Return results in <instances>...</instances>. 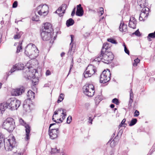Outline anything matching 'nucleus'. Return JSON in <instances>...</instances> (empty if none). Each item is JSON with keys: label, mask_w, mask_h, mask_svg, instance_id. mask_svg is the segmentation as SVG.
<instances>
[{"label": "nucleus", "mask_w": 155, "mask_h": 155, "mask_svg": "<svg viewBox=\"0 0 155 155\" xmlns=\"http://www.w3.org/2000/svg\"><path fill=\"white\" fill-rule=\"evenodd\" d=\"M84 13V12L83 9H78L77 8L76 12V15L79 16H82Z\"/></svg>", "instance_id": "aec40b11"}, {"label": "nucleus", "mask_w": 155, "mask_h": 155, "mask_svg": "<svg viewBox=\"0 0 155 155\" xmlns=\"http://www.w3.org/2000/svg\"><path fill=\"white\" fill-rule=\"evenodd\" d=\"M102 57H101L100 55L98 56L97 58H96L94 60V61H97L98 62L100 61H102Z\"/></svg>", "instance_id": "49530a36"}, {"label": "nucleus", "mask_w": 155, "mask_h": 155, "mask_svg": "<svg viewBox=\"0 0 155 155\" xmlns=\"http://www.w3.org/2000/svg\"><path fill=\"white\" fill-rule=\"evenodd\" d=\"M32 83H33V85H36L38 83V79L37 78H33V76L32 77Z\"/></svg>", "instance_id": "473e14b6"}, {"label": "nucleus", "mask_w": 155, "mask_h": 155, "mask_svg": "<svg viewBox=\"0 0 155 155\" xmlns=\"http://www.w3.org/2000/svg\"><path fill=\"white\" fill-rule=\"evenodd\" d=\"M123 46L124 47V50L125 52L128 55H129L130 52L129 50L127 49L126 47V45H125V43H124L123 44Z\"/></svg>", "instance_id": "a18cd8bd"}, {"label": "nucleus", "mask_w": 155, "mask_h": 155, "mask_svg": "<svg viewBox=\"0 0 155 155\" xmlns=\"http://www.w3.org/2000/svg\"><path fill=\"white\" fill-rule=\"evenodd\" d=\"M51 152L52 153H59V150L57 149L56 148H52Z\"/></svg>", "instance_id": "37998d69"}, {"label": "nucleus", "mask_w": 155, "mask_h": 155, "mask_svg": "<svg viewBox=\"0 0 155 155\" xmlns=\"http://www.w3.org/2000/svg\"><path fill=\"white\" fill-rule=\"evenodd\" d=\"M146 0H137V3L141 8L145 6L146 5Z\"/></svg>", "instance_id": "6ab92c4d"}, {"label": "nucleus", "mask_w": 155, "mask_h": 155, "mask_svg": "<svg viewBox=\"0 0 155 155\" xmlns=\"http://www.w3.org/2000/svg\"><path fill=\"white\" fill-rule=\"evenodd\" d=\"M15 65L18 70L23 69L24 68V65L23 64L18 63Z\"/></svg>", "instance_id": "393cba45"}, {"label": "nucleus", "mask_w": 155, "mask_h": 155, "mask_svg": "<svg viewBox=\"0 0 155 155\" xmlns=\"http://www.w3.org/2000/svg\"><path fill=\"white\" fill-rule=\"evenodd\" d=\"M3 128L9 132H12L15 128V123L12 118H7L4 121L2 126Z\"/></svg>", "instance_id": "20e7f679"}, {"label": "nucleus", "mask_w": 155, "mask_h": 155, "mask_svg": "<svg viewBox=\"0 0 155 155\" xmlns=\"http://www.w3.org/2000/svg\"><path fill=\"white\" fill-rule=\"evenodd\" d=\"M83 91L91 90L92 91L91 94H92V92H95L94 88V85L92 84H87L84 86L83 88Z\"/></svg>", "instance_id": "4468645a"}, {"label": "nucleus", "mask_w": 155, "mask_h": 155, "mask_svg": "<svg viewBox=\"0 0 155 155\" xmlns=\"http://www.w3.org/2000/svg\"><path fill=\"white\" fill-rule=\"evenodd\" d=\"M112 102L113 103L117 105H119L120 103L118 99L116 98L113 99L112 100Z\"/></svg>", "instance_id": "ea45409f"}, {"label": "nucleus", "mask_w": 155, "mask_h": 155, "mask_svg": "<svg viewBox=\"0 0 155 155\" xmlns=\"http://www.w3.org/2000/svg\"><path fill=\"white\" fill-rule=\"evenodd\" d=\"M7 104H5V102L0 104V116L1 115L7 108Z\"/></svg>", "instance_id": "f3484780"}, {"label": "nucleus", "mask_w": 155, "mask_h": 155, "mask_svg": "<svg viewBox=\"0 0 155 155\" xmlns=\"http://www.w3.org/2000/svg\"><path fill=\"white\" fill-rule=\"evenodd\" d=\"M100 56L102 57V61L106 64H108V57L107 55V51L103 52L102 54L101 52Z\"/></svg>", "instance_id": "2eb2a0df"}, {"label": "nucleus", "mask_w": 155, "mask_h": 155, "mask_svg": "<svg viewBox=\"0 0 155 155\" xmlns=\"http://www.w3.org/2000/svg\"><path fill=\"white\" fill-rule=\"evenodd\" d=\"M58 110H57L55 111L54 112V114L53 115L54 116V115H57L58 114Z\"/></svg>", "instance_id": "774afa93"}, {"label": "nucleus", "mask_w": 155, "mask_h": 155, "mask_svg": "<svg viewBox=\"0 0 155 155\" xmlns=\"http://www.w3.org/2000/svg\"><path fill=\"white\" fill-rule=\"evenodd\" d=\"M32 19L33 21H38L39 20V17L35 13V15L33 16Z\"/></svg>", "instance_id": "58836bf2"}, {"label": "nucleus", "mask_w": 155, "mask_h": 155, "mask_svg": "<svg viewBox=\"0 0 155 155\" xmlns=\"http://www.w3.org/2000/svg\"><path fill=\"white\" fill-rule=\"evenodd\" d=\"M137 120L136 118H133L130 121V123L129 124L130 126H132L134 125L137 122Z\"/></svg>", "instance_id": "2f4dec72"}, {"label": "nucleus", "mask_w": 155, "mask_h": 155, "mask_svg": "<svg viewBox=\"0 0 155 155\" xmlns=\"http://www.w3.org/2000/svg\"><path fill=\"white\" fill-rule=\"evenodd\" d=\"M71 37V43L70 44V48L69 50L68 54L72 55L74 52L75 49V48L73 46V43H72L74 41V35H70Z\"/></svg>", "instance_id": "f8f14e48"}, {"label": "nucleus", "mask_w": 155, "mask_h": 155, "mask_svg": "<svg viewBox=\"0 0 155 155\" xmlns=\"http://www.w3.org/2000/svg\"><path fill=\"white\" fill-rule=\"evenodd\" d=\"M108 44L107 43H104L103 45L102 50L101 52V54L104 52L107 51H106L108 49Z\"/></svg>", "instance_id": "b1692460"}, {"label": "nucleus", "mask_w": 155, "mask_h": 155, "mask_svg": "<svg viewBox=\"0 0 155 155\" xmlns=\"http://www.w3.org/2000/svg\"><path fill=\"white\" fill-rule=\"evenodd\" d=\"M19 122L22 125L24 126L25 128V132L26 133V137L25 140L27 141L29 139V136L31 131V127L29 125L26 124L24 121L22 119H20Z\"/></svg>", "instance_id": "0eeeda50"}, {"label": "nucleus", "mask_w": 155, "mask_h": 155, "mask_svg": "<svg viewBox=\"0 0 155 155\" xmlns=\"http://www.w3.org/2000/svg\"><path fill=\"white\" fill-rule=\"evenodd\" d=\"M74 23V21L73 19L70 18L66 22V25L67 27H69L73 25Z\"/></svg>", "instance_id": "412c9836"}, {"label": "nucleus", "mask_w": 155, "mask_h": 155, "mask_svg": "<svg viewBox=\"0 0 155 155\" xmlns=\"http://www.w3.org/2000/svg\"><path fill=\"white\" fill-rule=\"evenodd\" d=\"M134 98V94L132 92V89L130 91V99L128 104V106H130L131 104L133 102V98Z\"/></svg>", "instance_id": "4be33fe9"}, {"label": "nucleus", "mask_w": 155, "mask_h": 155, "mask_svg": "<svg viewBox=\"0 0 155 155\" xmlns=\"http://www.w3.org/2000/svg\"><path fill=\"white\" fill-rule=\"evenodd\" d=\"M48 133L50 138L52 139H54L58 137L59 131L58 128H54L49 129Z\"/></svg>", "instance_id": "6e6552de"}, {"label": "nucleus", "mask_w": 155, "mask_h": 155, "mask_svg": "<svg viewBox=\"0 0 155 155\" xmlns=\"http://www.w3.org/2000/svg\"><path fill=\"white\" fill-rule=\"evenodd\" d=\"M127 25H125L123 21H121L119 28L120 31L121 32H126L127 31Z\"/></svg>", "instance_id": "dca6fc26"}, {"label": "nucleus", "mask_w": 155, "mask_h": 155, "mask_svg": "<svg viewBox=\"0 0 155 155\" xmlns=\"http://www.w3.org/2000/svg\"><path fill=\"white\" fill-rule=\"evenodd\" d=\"M22 42L21 41H19V45L18 46H19V49H22Z\"/></svg>", "instance_id": "5fc2aeb1"}, {"label": "nucleus", "mask_w": 155, "mask_h": 155, "mask_svg": "<svg viewBox=\"0 0 155 155\" xmlns=\"http://www.w3.org/2000/svg\"><path fill=\"white\" fill-rule=\"evenodd\" d=\"M100 12L101 13V15H102L104 13V8L102 7H100Z\"/></svg>", "instance_id": "864d4df0"}, {"label": "nucleus", "mask_w": 155, "mask_h": 155, "mask_svg": "<svg viewBox=\"0 0 155 155\" xmlns=\"http://www.w3.org/2000/svg\"><path fill=\"white\" fill-rule=\"evenodd\" d=\"M15 137L13 136L12 139H5L3 137H0V145L4 143V147L6 151H11L16 144Z\"/></svg>", "instance_id": "f03ea898"}, {"label": "nucleus", "mask_w": 155, "mask_h": 155, "mask_svg": "<svg viewBox=\"0 0 155 155\" xmlns=\"http://www.w3.org/2000/svg\"><path fill=\"white\" fill-rule=\"evenodd\" d=\"M102 100L101 97L100 95H97L95 99L96 104L97 103H99Z\"/></svg>", "instance_id": "f704fd0d"}, {"label": "nucleus", "mask_w": 155, "mask_h": 155, "mask_svg": "<svg viewBox=\"0 0 155 155\" xmlns=\"http://www.w3.org/2000/svg\"><path fill=\"white\" fill-rule=\"evenodd\" d=\"M139 112L138 110H136L134 112V116L136 117L138 116L139 115Z\"/></svg>", "instance_id": "8fccbe9b"}, {"label": "nucleus", "mask_w": 155, "mask_h": 155, "mask_svg": "<svg viewBox=\"0 0 155 155\" xmlns=\"http://www.w3.org/2000/svg\"><path fill=\"white\" fill-rule=\"evenodd\" d=\"M35 97V93L31 90H29L27 92V98L29 100L33 99Z\"/></svg>", "instance_id": "a211bd4d"}, {"label": "nucleus", "mask_w": 155, "mask_h": 155, "mask_svg": "<svg viewBox=\"0 0 155 155\" xmlns=\"http://www.w3.org/2000/svg\"><path fill=\"white\" fill-rule=\"evenodd\" d=\"M64 94L62 93L58 97V100L57 102L58 103H59L61 101H62L64 98Z\"/></svg>", "instance_id": "c9c22d12"}, {"label": "nucleus", "mask_w": 155, "mask_h": 155, "mask_svg": "<svg viewBox=\"0 0 155 155\" xmlns=\"http://www.w3.org/2000/svg\"><path fill=\"white\" fill-rule=\"evenodd\" d=\"M89 121H88V122L91 124H92V121H93V119H92L91 118V117H89Z\"/></svg>", "instance_id": "e2e57ef3"}, {"label": "nucleus", "mask_w": 155, "mask_h": 155, "mask_svg": "<svg viewBox=\"0 0 155 155\" xmlns=\"http://www.w3.org/2000/svg\"><path fill=\"white\" fill-rule=\"evenodd\" d=\"M73 64H71L70 67L69 71L68 74V75H67V76L70 73L71 71V69L72 68V67H73Z\"/></svg>", "instance_id": "680f3d73"}, {"label": "nucleus", "mask_w": 155, "mask_h": 155, "mask_svg": "<svg viewBox=\"0 0 155 155\" xmlns=\"http://www.w3.org/2000/svg\"><path fill=\"white\" fill-rule=\"evenodd\" d=\"M137 23V21L131 22L129 21L128 26L133 29H135L136 28Z\"/></svg>", "instance_id": "c85d7f7f"}, {"label": "nucleus", "mask_w": 155, "mask_h": 155, "mask_svg": "<svg viewBox=\"0 0 155 155\" xmlns=\"http://www.w3.org/2000/svg\"><path fill=\"white\" fill-rule=\"evenodd\" d=\"M25 88L23 86L15 89L13 92V95L15 96L21 95L25 92Z\"/></svg>", "instance_id": "9b49d317"}, {"label": "nucleus", "mask_w": 155, "mask_h": 155, "mask_svg": "<svg viewBox=\"0 0 155 155\" xmlns=\"http://www.w3.org/2000/svg\"><path fill=\"white\" fill-rule=\"evenodd\" d=\"M18 6V2L17 1H15L12 5V7L13 8H16Z\"/></svg>", "instance_id": "09e8293b"}, {"label": "nucleus", "mask_w": 155, "mask_h": 155, "mask_svg": "<svg viewBox=\"0 0 155 155\" xmlns=\"http://www.w3.org/2000/svg\"><path fill=\"white\" fill-rule=\"evenodd\" d=\"M140 60L138 58H136L134 60V62L133 63V65L134 66H136L137 65V63L139 62Z\"/></svg>", "instance_id": "79ce46f5"}, {"label": "nucleus", "mask_w": 155, "mask_h": 155, "mask_svg": "<svg viewBox=\"0 0 155 155\" xmlns=\"http://www.w3.org/2000/svg\"><path fill=\"white\" fill-rule=\"evenodd\" d=\"M149 10V8L147 7H144L143 8L142 11H141V13H144V14H146V15L145 17H147L148 14V11Z\"/></svg>", "instance_id": "bb28decb"}, {"label": "nucleus", "mask_w": 155, "mask_h": 155, "mask_svg": "<svg viewBox=\"0 0 155 155\" xmlns=\"http://www.w3.org/2000/svg\"><path fill=\"white\" fill-rule=\"evenodd\" d=\"M48 6L46 5H43L42 6L41 5L38 6L36 8V10L38 11L40 10L42 12L43 14V16L45 17L48 14L47 12L48 10Z\"/></svg>", "instance_id": "9d476101"}, {"label": "nucleus", "mask_w": 155, "mask_h": 155, "mask_svg": "<svg viewBox=\"0 0 155 155\" xmlns=\"http://www.w3.org/2000/svg\"><path fill=\"white\" fill-rule=\"evenodd\" d=\"M52 27V25L50 23L48 22L44 24V26L42 27L41 31H50V32H51L53 30Z\"/></svg>", "instance_id": "ddd939ff"}, {"label": "nucleus", "mask_w": 155, "mask_h": 155, "mask_svg": "<svg viewBox=\"0 0 155 155\" xmlns=\"http://www.w3.org/2000/svg\"><path fill=\"white\" fill-rule=\"evenodd\" d=\"M16 70H18L16 68L15 65H13L12 68L11 69L10 71L8 72L7 74L8 76L11 75L12 73L15 72Z\"/></svg>", "instance_id": "7c9ffc66"}, {"label": "nucleus", "mask_w": 155, "mask_h": 155, "mask_svg": "<svg viewBox=\"0 0 155 155\" xmlns=\"http://www.w3.org/2000/svg\"><path fill=\"white\" fill-rule=\"evenodd\" d=\"M77 8L78 9H83V8L81 7V5L80 4L77 5Z\"/></svg>", "instance_id": "69168bd1"}, {"label": "nucleus", "mask_w": 155, "mask_h": 155, "mask_svg": "<svg viewBox=\"0 0 155 155\" xmlns=\"http://www.w3.org/2000/svg\"><path fill=\"white\" fill-rule=\"evenodd\" d=\"M38 11V14L40 16H43V14L42 12L39 9L37 11Z\"/></svg>", "instance_id": "13d9d810"}, {"label": "nucleus", "mask_w": 155, "mask_h": 155, "mask_svg": "<svg viewBox=\"0 0 155 155\" xmlns=\"http://www.w3.org/2000/svg\"><path fill=\"white\" fill-rule=\"evenodd\" d=\"M126 120L125 119H124L122 120L121 123L119 126V127L120 128V127H121L122 126L124 127H126V126L127 125V124H125V122Z\"/></svg>", "instance_id": "4c0bfd02"}, {"label": "nucleus", "mask_w": 155, "mask_h": 155, "mask_svg": "<svg viewBox=\"0 0 155 155\" xmlns=\"http://www.w3.org/2000/svg\"><path fill=\"white\" fill-rule=\"evenodd\" d=\"M30 100H29L28 98L27 99L25 100L23 103V105H26L27 104L28 101H29Z\"/></svg>", "instance_id": "bf43d9fd"}, {"label": "nucleus", "mask_w": 155, "mask_h": 155, "mask_svg": "<svg viewBox=\"0 0 155 155\" xmlns=\"http://www.w3.org/2000/svg\"><path fill=\"white\" fill-rule=\"evenodd\" d=\"M58 125V127H59L60 126V125H59V124H57L56 123H52V124H50V126H49V129H51V127H52V126H53V125Z\"/></svg>", "instance_id": "3c124183"}, {"label": "nucleus", "mask_w": 155, "mask_h": 155, "mask_svg": "<svg viewBox=\"0 0 155 155\" xmlns=\"http://www.w3.org/2000/svg\"><path fill=\"white\" fill-rule=\"evenodd\" d=\"M5 104H7V108L11 110H17L20 106L21 102L15 98H12L8 100Z\"/></svg>", "instance_id": "7ed1b4c3"}, {"label": "nucleus", "mask_w": 155, "mask_h": 155, "mask_svg": "<svg viewBox=\"0 0 155 155\" xmlns=\"http://www.w3.org/2000/svg\"><path fill=\"white\" fill-rule=\"evenodd\" d=\"M107 41L114 44H116L117 43V41L112 38H109L107 39Z\"/></svg>", "instance_id": "e433bc0d"}, {"label": "nucleus", "mask_w": 155, "mask_h": 155, "mask_svg": "<svg viewBox=\"0 0 155 155\" xmlns=\"http://www.w3.org/2000/svg\"><path fill=\"white\" fill-rule=\"evenodd\" d=\"M23 34V32L20 31L19 32H16V34L14 35V38L15 39H19L21 37V35Z\"/></svg>", "instance_id": "c756f323"}, {"label": "nucleus", "mask_w": 155, "mask_h": 155, "mask_svg": "<svg viewBox=\"0 0 155 155\" xmlns=\"http://www.w3.org/2000/svg\"><path fill=\"white\" fill-rule=\"evenodd\" d=\"M75 10H76V8H74L73 9V10L71 14V16H73L75 14Z\"/></svg>", "instance_id": "4d7b16f0"}, {"label": "nucleus", "mask_w": 155, "mask_h": 155, "mask_svg": "<svg viewBox=\"0 0 155 155\" xmlns=\"http://www.w3.org/2000/svg\"><path fill=\"white\" fill-rule=\"evenodd\" d=\"M21 49H19V46H18L17 48V49L16 51V53H18L20 51Z\"/></svg>", "instance_id": "338daca9"}, {"label": "nucleus", "mask_w": 155, "mask_h": 155, "mask_svg": "<svg viewBox=\"0 0 155 155\" xmlns=\"http://www.w3.org/2000/svg\"><path fill=\"white\" fill-rule=\"evenodd\" d=\"M130 21L131 22L137 21L136 20L135 18L134 17H131L130 18Z\"/></svg>", "instance_id": "6e6d98bb"}, {"label": "nucleus", "mask_w": 155, "mask_h": 155, "mask_svg": "<svg viewBox=\"0 0 155 155\" xmlns=\"http://www.w3.org/2000/svg\"><path fill=\"white\" fill-rule=\"evenodd\" d=\"M147 39L149 41H151L152 40L151 38H155V31L153 33H149L147 37Z\"/></svg>", "instance_id": "cd10ccee"}, {"label": "nucleus", "mask_w": 155, "mask_h": 155, "mask_svg": "<svg viewBox=\"0 0 155 155\" xmlns=\"http://www.w3.org/2000/svg\"><path fill=\"white\" fill-rule=\"evenodd\" d=\"M96 71L95 66L92 64L89 65L87 67L84 73V76L85 78L90 77L94 74Z\"/></svg>", "instance_id": "423d86ee"}, {"label": "nucleus", "mask_w": 155, "mask_h": 155, "mask_svg": "<svg viewBox=\"0 0 155 155\" xmlns=\"http://www.w3.org/2000/svg\"><path fill=\"white\" fill-rule=\"evenodd\" d=\"M111 73L110 71L107 69V71L104 70L101 74L100 76V82L103 83H106L110 80Z\"/></svg>", "instance_id": "39448f33"}, {"label": "nucleus", "mask_w": 155, "mask_h": 155, "mask_svg": "<svg viewBox=\"0 0 155 155\" xmlns=\"http://www.w3.org/2000/svg\"><path fill=\"white\" fill-rule=\"evenodd\" d=\"M132 35H135L136 36L139 37L141 35L140 34V32L138 29L137 30L134 32L133 33H132Z\"/></svg>", "instance_id": "a19ab883"}, {"label": "nucleus", "mask_w": 155, "mask_h": 155, "mask_svg": "<svg viewBox=\"0 0 155 155\" xmlns=\"http://www.w3.org/2000/svg\"><path fill=\"white\" fill-rule=\"evenodd\" d=\"M144 15V13H141L140 14V16H139V20H140V21H142L143 20V17H142V15Z\"/></svg>", "instance_id": "603ef678"}, {"label": "nucleus", "mask_w": 155, "mask_h": 155, "mask_svg": "<svg viewBox=\"0 0 155 155\" xmlns=\"http://www.w3.org/2000/svg\"><path fill=\"white\" fill-rule=\"evenodd\" d=\"M107 55L108 57V61L109 63L110 61H112L114 58V56L112 52L107 51Z\"/></svg>", "instance_id": "a878e982"}, {"label": "nucleus", "mask_w": 155, "mask_h": 155, "mask_svg": "<svg viewBox=\"0 0 155 155\" xmlns=\"http://www.w3.org/2000/svg\"><path fill=\"white\" fill-rule=\"evenodd\" d=\"M61 6L63 10V11L62 12V13L64 14L65 13V11L67 8V5L65 4H63Z\"/></svg>", "instance_id": "c03bdc74"}, {"label": "nucleus", "mask_w": 155, "mask_h": 155, "mask_svg": "<svg viewBox=\"0 0 155 155\" xmlns=\"http://www.w3.org/2000/svg\"><path fill=\"white\" fill-rule=\"evenodd\" d=\"M91 90H88L87 91H83L84 93L86 95L89 96V97H92L94 94V93L95 92H93L92 94H91L92 91Z\"/></svg>", "instance_id": "5701e85b"}, {"label": "nucleus", "mask_w": 155, "mask_h": 155, "mask_svg": "<svg viewBox=\"0 0 155 155\" xmlns=\"http://www.w3.org/2000/svg\"><path fill=\"white\" fill-rule=\"evenodd\" d=\"M54 116L53 115V116L52 117V120L54 122H55V123H57V124H59V123H60V122H57V121H56V120L54 119Z\"/></svg>", "instance_id": "0e129e2a"}, {"label": "nucleus", "mask_w": 155, "mask_h": 155, "mask_svg": "<svg viewBox=\"0 0 155 155\" xmlns=\"http://www.w3.org/2000/svg\"><path fill=\"white\" fill-rule=\"evenodd\" d=\"M51 74L50 71L49 70H47L46 72V76H48L50 75Z\"/></svg>", "instance_id": "052dcab7"}, {"label": "nucleus", "mask_w": 155, "mask_h": 155, "mask_svg": "<svg viewBox=\"0 0 155 155\" xmlns=\"http://www.w3.org/2000/svg\"><path fill=\"white\" fill-rule=\"evenodd\" d=\"M39 52V51L35 45L32 44H28L25 48V54L31 59H34L37 57Z\"/></svg>", "instance_id": "f257e3e1"}, {"label": "nucleus", "mask_w": 155, "mask_h": 155, "mask_svg": "<svg viewBox=\"0 0 155 155\" xmlns=\"http://www.w3.org/2000/svg\"><path fill=\"white\" fill-rule=\"evenodd\" d=\"M72 120V117L71 116H69L67 118V123L68 124H70Z\"/></svg>", "instance_id": "de8ad7c7"}, {"label": "nucleus", "mask_w": 155, "mask_h": 155, "mask_svg": "<svg viewBox=\"0 0 155 155\" xmlns=\"http://www.w3.org/2000/svg\"><path fill=\"white\" fill-rule=\"evenodd\" d=\"M41 31V35L43 40L48 41L51 38V32L50 31Z\"/></svg>", "instance_id": "1a4fd4ad"}, {"label": "nucleus", "mask_w": 155, "mask_h": 155, "mask_svg": "<svg viewBox=\"0 0 155 155\" xmlns=\"http://www.w3.org/2000/svg\"><path fill=\"white\" fill-rule=\"evenodd\" d=\"M58 15L61 17L62 16L63 13H62V12L63 11V9L61 6L58 9Z\"/></svg>", "instance_id": "72a5a7b5"}]
</instances>
